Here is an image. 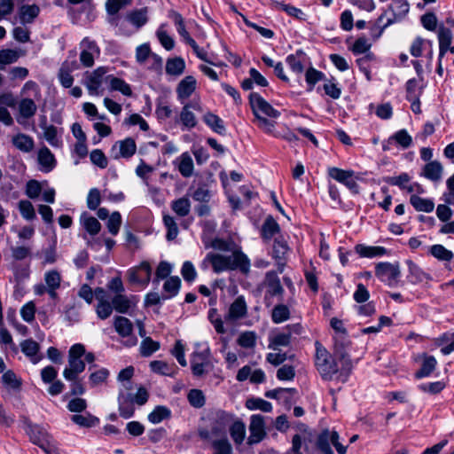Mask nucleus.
Returning a JSON list of instances; mask_svg holds the SVG:
<instances>
[{"label":"nucleus","instance_id":"obj_58","mask_svg":"<svg viewBox=\"0 0 454 454\" xmlns=\"http://www.w3.org/2000/svg\"><path fill=\"white\" fill-rule=\"evenodd\" d=\"M109 374L110 372L106 368H100L91 372L89 377V383L90 387H94L106 382Z\"/></svg>","mask_w":454,"mask_h":454},{"label":"nucleus","instance_id":"obj_14","mask_svg":"<svg viewBox=\"0 0 454 454\" xmlns=\"http://www.w3.org/2000/svg\"><path fill=\"white\" fill-rule=\"evenodd\" d=\"M25 430L30 441L40 448L48 446V443L53 440L46 429L39 425L28 423L26 425Z\"/></svg>","mask_w":454,"mask_h":454},{"label":"nucleus","instance_id":"obj_15","mask_svg":"<svg viewBox=\"0 0 454 454\" xmlns=\"http://www.w3.org/2000/svg\"><path fill=\"white\" fill-rule=\"evenodd\" d=\"M137 145L133 138L128 137L117 141L111 149V155L114 159L130 158L135 154Z\"/></svg>","mask_w":454,"mask_h":454},{"label":"nucleus","instance_id":"obj_2","mask_svg":"<svg viewBox=\"0 0 454 454\" xmlns=\"http://www.w3.org/2000/svg\"><path fill=\"white\" fill-rule=\"evenodd\" d=\"M315 346V365L322 379L324 380H336L342 383L346 382L348 373L339 371L335 359L319 341H316Z\"/></svg>","mask_w":454,"mask_h":454},{"label":"nucleus","instance_id":"obj_43","mask_svg":"<svg viewBox=\"0 0 454 454\" xmlns=\"http://www.w3.org/2000/svg\"><path fill=\"white\" fill-rule=\"evenodd\" d=\"M230 434L233 442L239 445L243 442L246 436V426L241 420H234L230 427Z\"/></svg>","mask_w":454,"mask_h":454},{"label":"nucleus","instance_id":"obj_60","mask_svg":"<svg viewBox=\"0 0 454 454\" xmlns=\"http://www.w3.org/2000/svg\"><path fill=\"white\" fill-rule=\"evenodd\" d=\"M134 406L132 401L124 395L119 396V412L124 419L131 418L134 414Z\"/></svg>","mask_w":454,"mask_h":454},{"label":"nucleus","instance_id":"obj_19","mask_svg":"<svg viewBox=\"0 0 454 454\" xmlns=\"http://www.w3.org/2000/svg\"><path fill=\"white\" fill-rule=\"evenodd\" d=\"M151 58L153 60L152 68L159 70L162 66V59L157 54L152 53L148 43H143L136 49V59L139 64H144Z\"/></svg>","mask_w":454,"mask_h":454},{"label":"nucleus","instance_id":"obj_64","mask_svg":"<svg viewBox=\"0 0 454 454\" xmlns=\"http://www.w3.org/2000/svg\"><path fill=\"white\" fill-rule=\"evenodd\" d=\"M18 207L21 216L27 220L32 221L36 217L35 211L33 204L29 200H22L19 201Z\"/></svg>","mask_w":454,"mask_h":454},{"label":"nucleus","instance_id":"obj_11","mask_svg":"<svg viewBox=\"0 0 454 454\" xmlns=\"http://www.w3.org/2000/svg\"><path fill=\"white\" fill-rule=\"evenodd\" d=\"M152 266L147 261L142 262L138 266L128 270L129 282L135 284L148 285L151 280Z\"/></svg>","mask_w":454,"mask_h":454},{"label":"nucleus","instance_id":"obj_28","mask_svg":"<svg viewBox=\"0 0 454 454\" xmlns=\"http://www.w3.org/2000/svg\"><path fill=\"white\" fill-rule=\"evenodd\" d=\"M12 143L19 151L28 153L35 147V141L32 137L24 133H19L12 137Z\"/></svg>","mask_w":454,"mask_h":454},{"label":"nucleus","instance_id":"obj_22","mask_svg":"<svg viewBox=\"0 0 454 454\" xmlns=\"http://www.w3.org/2000/svg\"><path fill=\"white\" fill-rule=\"evenodd\" d=\"M74 59L72 61L67 60L63 63L59 73V79L60 83L65 88H70L74 82V78L71 75V72L79 69V64L74 59L75 53L74 54Z\"/></svg>","mask_w":454,"mask_h":454},{"label":"nucleus","instance_id":"obj_4","mask_svg":"<svg viewBox=\"0 0 454 454\" xmlns=\"http://www.w3.org/2000/svg\"><path fill=\"white\" fill-rule=\"evenodd\" d=\"M316 446L323 454H334L332 446L339 454L347 452V447L340 442V435L333 430H323L317 437Z\"/></svg>","mask_w":454,"mask_h":454},{"label":"nucleus","instance_id":"obj_51","mask_svg":"<svg viewBox=\"0 0 454 454\" xmlns=\"http://www.w3.org/2000/svg\"><path fill=\"white\" fill-rule=\"evenodd\" d=\"M328 175L331 178L336 180L337 182L345 184L349 178H351L355 172L353 170H345L336 167L328 168Z\"/></svg>","mask_w":454,"mask_h":454},{"label":"nucleus","instance_id":"obj_35","mask_svg":"<svg viewBox=\"0 0 454 454\" xmlns=\"http://www.w3.org/2000/svg\"><path fill=\"white\" fill-rule=\"evenodd\" d=\"M151 370L158 374L174 377L176 372V366L175 364H168L164 361L154 360L150 363Z\"/></svg>","mask_w":454,"mask_h":454},{"label":"nucleus","instance_id":"obj_26","mask_svg":"<svg viewBox=\"0 0 454 454\" xmlns=\"http://www.w3.org/2000/svg\"><path fill=\"white\" fill-rule=\"evenodd\" d=\"M453 39L452 31L444 27L443 25L439 27L438 29V41H439V57L442 59L448 51L449 46L451 44Z\"/></svg>","mask_w":454,"mask_h":454},{"label":"nucleus","instance_id":"obj_32","mask_svg":"<svg viewBox=\"0 0 454 454\" xmlns=\"http://www.w3.org/2000/svg\"><path fill=\"white\" fill-rule=\"evenodd\" d=\"M305 59V53L301 51H297L294 54L288 55L286 62L294 73L301 74L304 71Z\"/></svg>","mask_w":454,"mask_h":454},{"label":"nucleus","instance_id":"obj_7","mask_svg":"<svg viewBox=\"0 0 454 454\" xmlns=\"http://www.w3.org/2000/svg\"><path fill=\"white\" fill-rule=\"evenodd\" d=\"M80 50V64L83 67H91L95 59L100 55V49L94 40L84 37L79 43Z\"/></svg>","mask_w":454,"mask_h":454},{"label":"nucleus","instance_id":"obj_44","mask_svg":"<svg viewBox=\"0 0 454 454\" xmlns=\"http://www.w3.org/2000/svg\"><path fill=\"white\" fill-rule=\"evenodd\" d=\"M172 210L181 217H184L189 215L191 211V202L187 197H182L171 203Z\"/></svg>","mask_w":454,"mask_h":454},{"label":"nucleus","instance_id":"obj_34","mask_svg":"<svg viewBox=\"0 0 454 454\" xmlns=\"http://www.w3.org/2000/svg\"><path fill=\"white\" fill-rule=\"evenodd\" d=\"M442 166L439 161H429L425 165L422 175L433 182H437L442 178Z\"/></svg>","mask_w":454,"mask_h":454},{"label":"nucleus","instance_id":"obj_61","mask_svg":"<svg viewBox=\"0 0 454 454\" xmlns=\"http://www.w3.org/2000/svg\"><path fill=\"white\" fill-rule=\"evenodd\" d=\"M166 25L161 24L157 29L156 35L160 43V44L167 50L170 51L175 46L174 39L168 34L165 29Z\"/></svg>","mask_w":454,"mask_h":454},{"label":"nucleus","instance_id":"obj_24","mask_svg":"<svg viewBox=\"0 0 454 454\" xmlns=\"http://www.w3.org/2000/svg\"><path fill=\"white\" fill-rule=\"evenodd\" d=\"M264 284L267 286V294L271 296H282L284 288L275 271L271 270L266 273Z\"/></svg>","mask_w":454,"mask_h":454},{"label":"nucleus","instance_id":"obj_5","mask_svg":"<svg viewBox=\"0 0 454 454\" xmlns=\"http://www.w3.org/2000/svg\"><path fill=\"white\" fill-rule=\"evenodd\" d=\"M375 275L389 287L398 286L401 278V270L398 262H379L375 266Z\"/></svg>","mask_w":454,"mask_h":454},{"label":"nucleus","instance_id":"obj_52","mask_svg":"<svg viewBox=\"0 0 454 454\" xmlns=\"http://www.w3.org/2000/svg\"><path fill=\"white\" fill-rule=\"evenodd\" d=\"M109 84L111 90L120 91L121 94L128 97L132 95V90L129 84H128L124 80L121 78L111 75L109 79Z\"/></svg>","mask_w":454,"mask_h":454},{"label":"nucleus","instance_id":"obj_59","mask_svg":"<svg viewBox=\"0 0 454 454\" xmlns=\"http://www.w3.org/2000/svg\"><path fill=\"white\" fill-rule=\"evenodd\" d=\"M168 17L173 20L174 24L176 27L177 33L180 35L182 38H184L190 35L185 28L184 18L179 12L171 10L168 12Z\"/></svg>","mask_w":454,"mask_h":454},{"label":"nucleus","instance_id":"obj_62","mask_svg":"<svg viewBox=\"0 0 454 454\" xmlns=\"http://www.w3.org/2000/svg\"><path fill=\"white\" fill-rule=\"evenodd\" d=\"M113 309L112 302H109L107 300L103 299V297L98 296V303L96 308V312L100 319L104 320L108 318L111 316Z\"/></svg>","mask_w":454,"mask_h":454},{"label":"nucleus","instance_id":"obj_53","mask_svg":"<svg viewBox=\"0 0 454 454\" xmlns=\"http://www.w3.org/2000/svg\"><path fill=\"white\" fill-rule=\"evenodd\" d=\"M112 305L119 313H127L131 306L129 299L122 294H115L113 297Z\"/></svg>","mask_w":454,"mask_h":454},{"label":"nucleus","instance_id":"obj_25","mask_svg":"<svg viewBox=\"0 0 454 454\" xmlns=\"http://www.w3.org/2000/svg\"><path fill=\"white\" fill-rule=\"evenodd\" d=\"M40 8L37 4H23L19 9V18L21 24H31L38 17Z\"/></svg>","mask_w":454,"mask_h":454},{"label":"nucleus","instance_id":"obj_17","mask_svg":"<svg viewBox=\"0 0 454 454\" xmlns=\"http://www.w3.org/2000/svg\"><path fill=\"white\" fill-rule=\"evenodd\" d=\"M247 306L244 296H238L231 304L228 313L225 315V321H236L246 317Z\"/></svg>","mask_w":454,"mask_h":454},{"label":"nucleus","instance_id":"obj_46","mask_svg":"<svg viewBox=\"0 0 454 454\" xmlns=\"http://www.w3.org/2000/svg\"><path fill=\"white\" fill-rule=\"evenodd\" d=\"M436 359L433 356H427L424 358L421 368L415 373L416 379H422L429 376L435 369Z\"/></svg>","mask_w":454,"mask_h":454},{"label":"nucleus","instance_id":"obj_23","mask_svg":"<svg viewBox=\"0 0 454 454\" xmlns=\"http://www.w3.org/2000/svg\"><path fill=\"white\" fill-rule=\"evenodd\" d=\"M20 349L22 353L29 358V360L34 364L39 363L43 359V355L39 354L40 346L39 344L32 340L27 339L23 340L20 343Z\"/></svg>","mask_w":454,"mask_h":454},{"label":"nucleus","instance_id":"obj_10","mask_svg":"<svg viewBox=\"0 0 454 454\" xmlns=\"http://www.w3.org/2000/svg\"><path fill=\"white\" fill-rule=\"evenodd\" d=\"M192 110L200 111V104L199 101H190L185 103L180 112L176 122H180L183 126L182 129H192L197 125L195 114Z\"/></svg>","mask_w":454,"mask_h":454},{"label":"nucleus","instance_id":"obj_30","mask_svg":"<svg viewBox=\"0 0 454 454\" xmlns=\"http://www.w3.org/2000/svg\"><path fill=\"white\" fill-rule=\"evenodd\" d=\"M177 169L184 177H190L193 174V160L188 153H182L175 161Z\"/></svg>","mask_w":454,"mask_h":454},{"label":"nucleus","instance_id":"obj_31","mask_svg":"<svg viewBox=\"0 0 454 454\" xmlns=\"http://www.w3.org/2000/svg\"><path fill=\"white\" fill-rule=\"evenodd\" d=\"M355 250L361 257L367 258L380 257L387 254V250L384 247L365 246L363 244L356 245Z\"/></svg>","mask_w":454,"mask_h":454},{"label":"nucleus","instance_id":"obj_38","mask_svg":"<svg viewBox=\"0 0 454 454\" xmlns=\"http://www.w3.org/2000/svg\"><path fill=\"white\" fill-rule=\"evenodd\" d=\"M211 441L214 449V454H233V450L227 435L215 436Z\"/></svg>","mask_w":454,"mask_h":454},{"label":"nucleus","instance_id":"obj_48","mask_svg":"<svg viewBox=\"0 0 454 454\" xmlns=\"http://www.w3.org/2000/svg\"><path fill=\"white\" fill-rule=\"evenodd\" d=\"M290 314L291 313H290V309H289L288 306H286L283 303H280V304L276 305L272 309L271 320L275 324H280V323H283V322L286 321L287 319H289Z\"/></svg>","mask_w":454,"mask_h":454},{"label":"nucleus","instance_id":"obj_18","mask_svg":"<svg viewBox=\"0 0 454 454\" xmlns=\"http://www.w3.org/2000/svg\"><path fill=\"white\" fill-rule=\"evenodd\" d=\"M287 332H283L275 334L271 339L269 345L270 348L276 349L278 347H286L290 344L291 340V331L294 333L300 334L301 331V326L299 324L288 325Z\"/></svg>","mask_w":454,"mask_h":454},{"label":"nucleus","instance_id":"obj_12","mask_svg":"<svg viewBox=\"0 0 454 454\" xmlns=\"http://www.w3.org/2000/svg\"><path fill=\"white\" fill-rule=\"evenodd\" d=\"M234 415L224 411H218L214 416L212 423V433L215 436L226 435L227 427L234 421Z\"/></svg>","mask_w":454,"mask_h":454},{"label":"nucleus","instance_id":"obj_13","mask_svg":"<svg viewBox=\"0 0 454 454\" xmlns=\"http://www.w3.org/2000/svg\"><path fill=\"white\" fill-rule=\"evenodd\" d=\"M114 326L120 336L123 338L129 337L125 342L126 346L133 347L137 343V339L135 336H131L133 325L129 318L121 316L115 317Z\"/></svg>","mask_w":454,"mask_h":454},{"label":"nucleus","instance_id":"obj_27","mask_svg":"<svg viewBox=\"0 0 454 454\" xmlns=\"http://www.w3.org/2000/svg\"><path fill=\"white\" fill-rule=\"evenodd\" d=\"M41 129L43 130V137L45 140L55 148H59L62 146V140L58 137L57 128L53 125H48L46 123L45 117L43 118V121L40 124Z\"/></svg>","mask_w":454,"mask_h":454},{"label":"nucleus","instance_id":"obj_63","mask_svg":"<svg viewBox=\"0 0 454 454\" xmlns=\"http://www.w3.org/2000/svg\"><path fill=\"white\" fill-rule=\"evenodd\" d=\"M389 139L394 140L403 149L409 148L412 144V137L406 129L396 131Z\"/></svg>","mask_w":454,"mask_h":454},{"label":"nucleus","instance_id":"obj_42","mask_svg":"<svg viewBox=\"0 0 454 454\" xmlns=\"http://www.w3.org/2000/svg\"><path fill=\"white\" fill-rule=\"evenodd\" d=\"M279 231V224L271 216H269L262 226V237L265 240H270L278 233Z\"/></svg>","mask_w":454,"mask_h":454},{"label":"nucleus","instance_id":"obj_45","mask_svg":"<svg viewBox=\"0 0 454 454\" xmlns=\"http://www.w3.org/2000/svg\"><path fill=\"white\" fill-rule=\"evenodd\" d=\"M331 326L336 332L337 336L334 337L336 341V347L338 346V339H340V346L344 347L348 343V340L347 339V332L344 327L343 322L336 317H333L331 319Z\"/></svg>","mask_w":454,"mask_h":454},{"label":"nucleus","instance_id":"obj_36","mask_svg":"<svg viewBox=\"0 0 454 454\" xmlns=\"http://www.w3.org/2000/svg\"><path fill=\"white\" fill-rule=\"evenodd\" d=\"M80 223L85 231L91 236L97 235L101 230V224L98 220L87 213H82L80 217Z\"/></svg>","mask_w":454,"mask_h":454},{"label":"nucleus","instance_id":"obj_9","mask_svg":"<svg viewBox=\"0 0 454 454\" xmlns=\"http://www.w3.org/2000/svg\"><path fill=\"white\" fill-rule=\"evenodd\" d=\"M249 101L255 117L265 115L276 119L280 115V113L258 93H251Z\"/></svg>","mask_w":454,"mask_h":454},{"label":"nucleus","instance_id":"obj_8","mask_svg":"<svg viewBox=\"0 0 454 454\" xmlns=\"http://www.w3.org/2000/svg\"><path fill=\"white\" fill-rule=\"evenodd\" d=\"M408 12L409 4L407 2L398 0L379 17L378 21L383 22V20H386V26H390L402 20Z\"/></svg>","mask_w":454,"mask_h":454},{"label":"nucleus","instance_id":"obj_33","mask_svg":"<svg viewBox=\"0 0 454 454\" xmlns=\"http://www.w3.org/2000/svg\"><path fill=\"white\" fill-rule=\"evenodd\" d=\"M406 263L409 270L406 278L410 283L417 285L429 278L428 275L412 261L408 260Z\"/></svg>","mask_w":454,"mask_h":454},{"label":"nucleus","instance_id":"obj_57","mask_svg":"<svg viewBox=\"0 0 454 454\" xmlns=\"http://www.w3.org/2000/svg\"><path fill=\"white\" fill-rule=\"evenodd\" d=\"M61 281V275L57 270H51L44 273V282L47 288L59 289Z\"/></svg>","mask_w":454,"mask_h":454},{"label":"nucleus","instance_id":"obj_3","mask_svg":"<svg viewBox=\"0 0 454 454\" xmlns=\"http://www.w3.org/2000/svg\"><path fill=\"white\" fill-rule=\"evenodd\" d=\"M85 354V347L82 343H75L68 351V367L63 371V376L67 380L77 379L78 375L84 372L85 362L82 359Z\"/></svg>","mask_w":454,"mask_h":454},{"label":"nucleus","instance_id":"obj_16","mask_svg":"<svg viewBox=\"0 0 454 454\" xmlns=\"http://www.w3.org/2000/svg\"><path fill=\"white\" fill-rule=\"evenodd\" d=\"M250 435L248 437L249 444L260 442L265 436L264 419L260 414H254L250 418L249 425Z\"/></svg>","mask_w":454,"mask_h":454},{"label":"nucleus","instance_id":"obj_47","mask_svg":"<svg viewBox=\"0 0 454 454\" xmlns=\"http://www.w3.org/2000/svg\"><path fill=\"white\" fill-rule=\"evenodd\" d=\"M160 348V342L153 340L151 337H145L141 341L139 351L142 356L148 357L158 351Z\"/></svg>","mask_w":454,"mask_h":454},{"label":"nucleus","instance_id":"obj_39","mask_svg":"<svg viewBox=\"0 0 454 454\" xmlns=\"http://www.w3.org/2000/svg\"><path fill=\"white\" fill-rule=\"evenodd\" d=\"M181 280L178 277L168 278L163 285L164 294H162L163 300L170 299L176 296L180 289Z\"/></svg>","mask_w":454,"mask_h":454},{"label":"nucleus","instance_id":"obj_49","mask_svg":"<svg viewBox=\"0 0 454 454\" xmlns=\"http://www.w3.org/2000/svg\"><path fill=\"white\" fill-rule=\"evenodd\" d=\"M325 79V74L319 70H317L316 68L310 67L306 70L305 73V80L308 85V91H312L314 89V86L318 82Z\"/></svg>","mask_w":454,"mask_h":454},{"label":"nucleus","instance_id":"obj_50","mask_svg":"<svg viewBox=\"0 0 454 454\" xmlns=\"http://www.w3.org/2000/svg\"><path fill=\"white\" fill-rule=\"evenodd\" d=\"M37 110L35 101L31 98H24L19 104V111L21 117L29 119L33 117Z\"/></svg>","mask_w":454,"mask_h":454},{"label":"nucleus","instance_id":"obj_37","mask_svg":"<svg viewBox=\"0 0 454 454\" xmlns=\"http://www.w3.org/2000/svg\"><path fill=\"white\" fill-rule=\"evenodd\" d=\"M203 121L212 130L217 134L225 135L226 129L223 121L216 114L208 112L203 116Z\"/></svg>","mask_w":454,"mask_h":454},{"label":"nucleus","instance_id":"obj_41","mask_svg":"<svg viewBox=\"0 0 454 454\" xmlns=\"http://www.w3.org/2000/svg\"><path fill=\"white\" fill-rule=\"evenodd\" d=\"M410 202L412 207L419 212L430 213L434 208V203L430 199L421 198L418 195H411Z\"/></svg>","mask_w":454,"mask_h":454},{"label":"nucleus","instance_id":"obj_55","mask_svg":"<svg viewBox=\"0 0 454 454\" xmlns=\"http://www.w3.org/2000/svg\"><path fill=\"white\" fill-rule=\"evenodd\" d=\"M127 20L137 28L142 27L147 22L146 11L136 10L130 12L126 16Z\"/></svg>","mask_w":454,"mask_h":454},{"label":"nucleus","instance_id":"obj_20","mask_svg":"<svg viewBox=\"0 0 454 454\" xmlns=\"http://www.w3.org/2000/svg\"><path fill=\"white\" fill-rule=\"evenodd\" d=\"M196 79L192 75L185 76L176 87L177 99L184 104L196 90Z\"/></svg>","mask_w":454,"mask_h":454},{"label":"nucleus","instance_id":"obj_29","mask_svg":"<svg viewBox=\"0 0 454 454\" xmlns=\"http://www.w3.org/2000/svg\"><path fill=\"white\" fill-rule=\"evenodd\" d=\"M38 163L41 165V169L44 172L51 171L56 166V159L51 150L43 146L38 152Z\"/></svg>","mask_w":454,"mask_h":454},{"label":"nucleus","instance_id":"obj_21","mask_svg":"<svg viewBox=\"0 0 454 454\" xmlns=\"http://www.w3.org/2000/svg\"><path fill=\"white\" fill-rule=\"evenodd\" d=\"M209 351L194 352L191 357V368L193 375L202 376L208 365Z\"/></svg>","mask_w":454,"mask_h":454},{"label":"nucleus","instance_id":"obj_54","mask_svg":"<svg viewBox=\"0 0 454 454\" xmlns=\"http://www.w3.org/2000/svg\"><path fill=\"white\" fill-rule=\"evenodd\" d=\"M246 407L248 410L254 411L260 410L264 412H270L272 411V404L262 398H250L246 402Z\"/></svg>","mask_w":454,"mask_h":454},{"label":"nucleus","instance_id":"obj_6","mask_svg":"<svg viewBox=\"0 0 454 454\" xmlns=\"http://www.w3.org/2000/svg\"><path fill=\"white\" fill-rule=\"evenodd\" d=\"M108 68L106 67H98L92 72H87L84 76V85L89 94L91 96H98L101 94V86L105 82H109L111 75H106Z\"/></svg>","mask_w":454,"mask_h":454},{"label":"nucleus","instance_id":"obj_1","mask_svg":"<svg viewBox=\"0 0 454 454\" xmlns=\"http://www.w3.org/2000/svg\"><path fill=\"white\" fill-rule=\"evenodd\" d=\"M250 265L248 257L239 249H235L231 255L210 252L203 259L200 267L201 270H207L209 266H212L215 273L239 270L242 273L247 274Z\"/></svg>","mask_w":454,"mask_h":454},{"label":"nucleus","instance_id":"obj_40","mask_svg":"<svg viewBox=\"0 0 454 454\" xmlns=\"http://www.w3.org/2000/svg\"><path fill=\"white\" fill-rule=\"evenodd\" d=\"M185 69L184 59L181 57L168 59L166 62V73L169 75L179 76Z\"/></svg>","mask_w":454,"mask_h":454},{"label":"nucleus","instance_id":"obj_56","mask_svg":"<svg viewBox=\"0 0 454 454\" xmlns=\"http://www.w3.org/2000/svg\"><path fill=\"white\" fill-rule=\"evenodd\" d=\"M171 411L165 406H157L149 415L148 420L153 424H159L162 420L168 419Z\"/></svg>","mask_w":454,"mask_h":454}]
</instances>
